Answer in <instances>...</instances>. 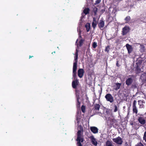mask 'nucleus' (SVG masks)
<instances>
[{"instance_id": "1", "label": "nucleus", "mask_w": 146, "mask_h": 146, "mask_svg": "<svg viewBox=\"0 0 146 146\" xmlns=\"http://www.w3.org/2000/svg\"><path fill=\"white\" fill-rule=\"evenodd\" d=\"M83 129L82 127H80V130L77 132V137L76 141L77 142L76 145L77 146H82L81 143L84 141V138L83 135Z\"/></svg>"}, {"instance_id": "2", "label": "nucleus", "mask_w": 146, "mask_h": 146, "mask_svg": "<svg viewBox=\"0 0 146 146\" xmlns=\"http://www.w3.org/2000/svg\"><path fill=\"white\" fill-rule=\"evenodd\" d=\"M141 64H135V67L133 69L135 71V72L136 74L140 73L143 71L142 70L141 68Z\"/></svg>"}, {"instance_id": "3", "label": "nucleus", "mask_w": 146, "mask_h": 146, "mask_svg": "<svg viewBox=\"0 0 146 146\" xmlns=\"http://www.w3.org/2000/svg\"><path fill=\"white\" fill-rule=\"evenodd\" d=\"M105 98L106 100L112 103L114 101V99L113 97L112 96L111 94H107L105 96Z\"/></svg>"}, {"instance_id": "4", "label": "nucleus", "mask_w": 146, "mask_h": 146, "mask_svg": "<svg viewBox=\"0 0 146 146\" xmlns=\"http://www.w3.org/2000/svg\"><path fill=\"white\" fill-rule=\"evenodd\" d=\"M130 30V29L129 27L125 26L122 29L121 32L122 35L123 36L126 35L129 32Z\"/></svg>"}, {"instance_id": "5", "label": "nucleus", "mask_w": 146, "mask_h": 146, "mask_svg": "<svg viewBox=\"0 0 146 146\" xmlns=\"http://www.w3.org/2000/svg\"><path fill=\"white\" fill-rule=\"evenodd\" d=\"M112 140L114 142L117 144L120 145H122L123 142L122 139L119 136L116 138H113Z\"/></svg>"}, {"instance_id": "6", "label": "nucleus", "mask_w": 146, "mask_h": 146, "mask_svg": "<svg viewBox=\"0 0 146 146\" xmlns=\"http://www.w3.org/2000/svg\"><path fill=\"white\" fill-rule=\"evenodd\" d=\"M137 102L136 100H134L133 104V113L135 114H137L138 113V109L136 106Z\"/></svg>"}, {"instance_id": "7", "label": "nucleus", "mask_w": 146, "mask_h": 146, "mask_svg": "<svg viewBox=\"0 0 146 146\" xmlns=\"http://www.w3.org/2000/svg\"><path fill=\"white\" fill-rule=\"evenodd\" d=\"M137 120L141 124L144 125L146 123V121L144 118L142 117H139L138 118Z\"/></svg>"}, {"instance_id": "8", "label": "nucleus", "mask_w": 146, "mask_h": 146, "mask_svg": "<svg viewBox=\"0 0 146 146\" xmlns=\"http://www.w3.org/2000/svg\"><path fill=\"white\" fill-rule=\"evenodd\" d=\"M116 120L113 118H109L107 121L108 125L111 126L116 121Z\"/></svg>"}, {"instance_id": "9", "label": "nucleus", "mask_w": 146, "mask_h": 146, "mask_svg": "<svg viewBox=\"0 0 146 146\" xmlns=\"http://www.w3.org/2000/svg\"><path fill=\"white\" fill-rule=\"evenodd\" d=\"M79 82L77 80H73L72 82V88H76L78 86H79L78 84Z\"/></svg>"}, {"instance_id": "10", "label": "nucleus", "mask_w": 146, "mask_h": 146, "mask_svg": "<svg viewBox=\"0 0 146 146\" xmlns=\"http://www.w3.org/2000/svg\"><path fill=\"white\" fill-rule=\"evenodd\" d=\"M133 82V79L131 77L129 78L125 81V84L127 86H130Z\"/></svg>"}, {"instance_id": "11", "label": "nucleus", "mask_w": 146, "mask_h": 146, "mask_svg": "<svg viewBox=\"0 0 146 146\" xmlns=\"http://www.w3.org/2000/svg\"><path fill=\"white\" fill-rule=\"evenodd\" d=\"M126 46L127 50L128 53L130 54L133 50V48L132 46L128 44H127L126 45Z\"/></svg>"}, {"instance_id": "12", "label": "nucleus", "mask_w": 146, "mask_h": 146, "mask_svg": "<svg viewBox=\"0 0 146 146\" xmlns=\"http://www.w3.org/2000/svg\"><path fill=\"white\" fill-rule=\"evenodd\" d=\"M76 93L78 96H79L80 92H82V88L81 86H78L76 88H75Z\"/></svg>"}, {"instance_id": "13", "label": "nucleus", "mask_w": 146, "mask_h": 146, "mask_svg": "<svg viewBox=\"0 0 146 146\" xmlns=\"http://www.w3.org/2000/svg\"><path fill=\"white\" fill-rule=\"evenodd\" d=\"M97 22L96 21V19L95 17H93V22L92 23V27L94 29H95L97 26Z\"/></svg>"}, {"instance_id": "14", "label": "nucleus", "mask_w": 146, "mask_h": 146, "mask_svg": "<svg viewBox=\"0 0 146 146\" xmlns=\"http://www.w3.org/2000/svg\"><path fill=\"white\" fill-rule=\"evenodd\" d=\"M90 138L92 144L95 146H96L97 145L98 143L94 137L93 136H92L90 137Z\"/></svg>"}, {"instance_id": "15", "label": "nucleus", "mask_w": 146, "mask_h": 146, "mask_svg": "<svg viewBox=\"0 0 146 146\" xmlns=\"http://www.w3.org/2000/svg\"><path fill=\"white\" fill-rule=\"evenodd\" d=\"M84 73V71L83 69H80L78 71V76L80 78L82 77Z\"/></svg>"}, {"instance_id": "16", "label": "nucleus", "mask_w": 146, "mask_h": 146, "mask_svg": "<svg viewBox=\"0 0 146 146\" xmlns=\"http://www.w3.org/2000/svg\"><path fill=\"white\" fill-rule=\"evenodd\" d=\"M90 129L94 133L96 134L98 132V129L95 127H90Z\"/></svg>"}, {"instance_id": "17", "label": "nucleus", "mask_w": 146, "mask_h": 146, "mask_svg": "<svg viewBox=\"0 0 146 146\" xmlns=\"http://www.w3.org/2000/svg\"><path fill=\"white\" fill-rule=\"evenodd\" d=\"M140 78L143 82H145L146 81V73H143L142 74Z\"/></svg>"}, {"instance_id": "18", "label": "nucleus", "mask_w": 146, "mask_h": 146, "mask_svg": "<svg viewBox=\"0 0 146 146\" xmlns=\"http://www.w3.org/2000/svg\"><path fill=\"white\" fill-rule=\"evenodd\" d=\"M78 51L77 49L76 50V52L75 53V56L74 57V62L73 64H77L78 58Z\"/></svg>"}, {"instance_id": "19", "label": "nucleus", "mask_w": 146, "mask_h": 146, "mask_svg": "<svg viewBox=\"0 0 146 146\" xmlns=\"http://www.w3.org/2000/svg\"><path fill=\"white\" fill-rule=\"evenodd\" d=\"M104 21L102 20H100L99 23L98 24V26L101 29V28L104 27Z\"/></svg>"}, {"instance_id": "20", "label": "nucleus", "mask_w": 146, "mask_h": 146, "mask_svg": "<svg viewBox=\"0 0 146 146\" xmlns=\"http://www.w3.org/2000/svg\"><path fill=\"white\" fill-rule=\"evenodd\" d=\"M140 45V51L141 52H143L145 50V46L143 44H140V43L138 44Z\"/></svg>"}, {"instance_id": "21", "label": "nucleus", "mask_w": 146, "mask_h": 146, "mask_svg": "<svg viewBox=\"0 0 146 146\" xmlns=\"http://www.w3.org/2000/svg\"><path fill=\"white\" fill-rule=\"evenodd\" d=\"M92 8L93 10L92 11V13H94V16H96L97 15V13L98 11V9L94 6Z\"/></svg>"}, {"instance_id": "22", "label": "nucleus", "mask_w": 146, "mask_h": 146, "mask_svg": "<svg viewBox=\"0 0 146 146\" xmlns=\"http://www.w3.org/2000/svg\"><path fill=\"white\" fill-rule=\"evenodd\" d=\"M80 98L79 96H77V103L76 106L78 108H79L80 107V102L79 101Z\"/></svg>"}, {"instance_id": "23", "label": "nucleus", "mask_w": 146, "mask_h": 146, "mask_svg": "<svg viewBox=\"0 0 146 146\" xmlns=\"http://www.w3.org/2000/svg\"><path fill=\"white\" fill-rule=\"evenodd\" d=\"M105 146H113V145L111 141L107 140L106 142Z\"/></svg>"}, {"instance_id": "24", "label": "nucleus", "mask_w": 146, "mask_h": 146, "mask_svg": "<svg viewBox=\"0 0 146 146\" xmlns=\"http://www.w3.org/2000/svg\"><path fill=\"white\" fill-rule=\"evenodd\" d=\"M100 108V105L99 104H96L94 107V110L98 111H99Z\"/></svg>"}, {"instance_id": "25", "label": "nucleus", "mask_w": 146, "mask_h": 146, "mask_svg": "<svg viewBox=\"0 0 146 146\" xmlns=\"http://www.w3.org/2000/svg\"><path fill=\"white\" fill-rule=\"evenodd\" d=\"M115 84L116 86H115V88H114V89L117 90L119 89L120 87L121 86V83H116Z\"/></svg>"}, {"instance_id": "26", "label": "nucleus", "mask_w": 146, "mask_h": 146, "mask_svg": "<svg viewBox=\"0 0 146 146\" xmlns=\"http://www.w3.org/2000/svg\"><path fill=\"white\" fill-rule=\"evenodd\" d=\"M90 9L88 8H85L83 11V12L85 15H86L89 13Z\"/></svg>"}, {"instance_id": "27", "label": "nucleus", "mask_w": 146, "mask_h": 146, "mask_svg": "<svg viewBox=\"0 0 146 146\" xmlns=\"http://www.w3.org/2000/svg\"><path fill=\"white\" fill-rule=\"evenodd\" d=\"M143 60L141 58H139L136 61V64H141L142 63Z\"/></svg>"}, {"instance_id": "28", "label": "nucleus", "mask_w": 146, "mask_h": 146, "mask_svg": "<svg viewBox=\"0 0 146 146\" xmlns=\"http://www.w3.org/2000/svg\"><path fill=\"white\" fill-rule=\"evenodd\" d=\"M141 101V100H138V102L139 103L138 104L139 105V108H144V104H142L140 102Z\"/></svg>"}, {"instance_id": "29", "label": "nucleus", "mask_w": 146, "mask_h": 146, "mask_svg": "<svg viewBox=\"0 0 146 146\" xmlns=\"http://www.w3.org/2000/svg\"><path fill=\"white\" fill-rule=\"evenodd\" d=\"M85 27L86 29L87 32H88L89 31L90 28V25L89 23H87L85 25Z\"/></svg>"}, {"instance_id": "30", "label": "nucleus", "mask_w": 146, "mask_h": 146, "mask_svg": "<svg viewBox=\"0 0 146 146\" xmlns=\"http://www.w3.org/2000/svg\"><path fill=\"white\" fill-rule=\"evenodd\" d=\"M130 19V17L129 16H128L126 17L125 18V20L126 21V23H128Z\"/></svg>"}, {"instance_id": "31", "label": "nucleus", "mask_w": 146, "mask_h": 146, "mask_svg": "<svg viewBox=\"0 0 146 146\" xmlns=\"http://www.w3.org/2000/svg\"><path fill=\"white\" fill-rule=\"evenodd\" d=\"M118 105V107H119V105H118V104H117V105H116L115 104L114 105V109L113 110L114 112H116L118 110V108H117V106Z\"/></svg>"}, {"instance_id": "32", "label": "nucleus", "mask_w": 146, "mask_h": 146, "mask_svg": "<svg viewBox=\"0 0 146 146\" xmlns=\"http://www.w3.org/2000/svg\"><path fill=\"white\" fill-rule=\"evenodd\" d=\"M73 72H76V70L77 69V64H73Z\"/></svg>"}, {"instance_id": "33", "label": "nucleus", "mask_w": 146, "mask_h": 146, "mask_svg": "<svg viewBox=\"0 0 146 146\" xmlns=\"http://www.w3.org/2000/svg\"><path fill=\"white\" fill-rule=\"evenodd\" d=\"M84 41V40L83 39H81L79 41V46L80 47L82 45Z\"/></svg>"}, {"instance_id": "34", "label": "nucleus", "mask_w": 146, "mask_h": 146, "mask_svg": "<svg viewBox=\"0 0 146 146\" xmlns=\"http://www.w3.org/2000/svg\"><path fill=\"white\" fill-rule=\"evenodd\" d=\"M110 46H108L106 47L105 51L107 52L108 53L109 52L110 50Z\"/></svg>"}, {"instance_id": "35", "label": "nucleus", "mask_w": 146, "mask_h": 146, "mask_svg": "<svg viewBox=\"0 0 146 146\" xmlns=\"http://www.w3.org/2000/svg\"><path fill=\"white\" fill-rule=\"evenodd\" d=\"M85 106L84 105H82L81 107V110L82 112L84 113L85 111Z\"/></svg>"}, {"instance_id": "36", "label": "nucleus", "mask_w": 146, "mask_h": 146, "mask_svg": "<svg viewBox=\"0 0 146 146\" xmlns=\"http://www.w3.org/2000/svg\"><path fill=\"white\" fill-rule=\"evenodd\" d=\"M97 46V42H94L92 44L93 47L94 48H95Z\"/></svg>"}, {"instance_id": "37", "label": "nucleus", "mask_w": 146, "mask_h": 146, "mask_svg": "<svg viewBox=\"0 0 146 146\" xmlns=\"http://www.w3.org/2000/svg\"><path fill=\"white\" fill-rule=\"evenodd\" d=\"M135 146H144L143 144L141 142L137 143Z\"/></svg>"}, {"instance_id": "38", "label": "nucleus", "mask_w": 146, "mask_h": 146, "mask_svg": "<svg viewBox=\"0 0 146 146\" xmlns=\"http://www.w3.org/2000/svg\"><path fill=\"white\" fill-rule=\"evenodd\" d=\"M101 1V0H96V1L95 3H94V5H96L97 4H98L100 3Z\"/></svg>"}, {"instance_id": "39", "label": "nucleus", "mask_w": 146, "mask_h": 146, "mask_svg": "<svg viewBox=\"0 0 146 146\" xmlns=\"http://www.w3.org/2000/svg\"><path fill=\"white\" fill-rule=\"evenodd\" d=\"M143 139L146 141V131L144 132L143 137Z\"/></svg>"}, {"instance_id": "40", "label": "nucleus", "mask_w": 146, "mask_h": 146, "mask_svg": "<svg viewBox=\"0 0 146 146\" xmlns=\"http://www.w3.org/2000/svg\"><path fill=\"white\" fill-rule=\"evenodd\" d=\"M106 10V8H104V9H102L100 11L101 14L103 13Z\"/></svg>"}, {"instance_id": "41", "label": "nucleus", "mask_w": 146, "mask_h": 146, "mask_svg": "<svg viewBox=\"0 0 146 146\" xmlns=\"http://www.w3.org/2000/svg\"><path fill=\"white\" fill-rule=\"evenodd\" d=\"M76 72H73V76L74 78L76 77Z\"/></svg>"}, {"instance_id": "42", "label": "nucleus", "mask_w": 146, "mask_h": 146, "mask_svg": "<svg viewBox=\"0 0 146 146\" xmlns=\"http://www.w3.org/2000/svg\"><path fill=\"white\" fill-rule=\"evenodd\" d=\"M76 120L77 121V123H78L79 122V120L78 117H77L76 118Z\"/></svg>"}, {"instance_id": "43", "label": "nucleus", "mask_w": 146, "mask_h": 146, "mask_svg": "<svg viewBox=\"0 0 146 146\" xmlns=\"http://www.w3.org/2000/svg\"><path fill=\"white\" fill-rule=\"evenodd\" d=\"M125 146H129L128 144V143L127 142H126L125 144Z\"/></svg>"}, {"instance_id": "44", "label": "nucleus", "mask_w": 146, "mask_h": 146, "mask_svg": "<svg viewBox=\"0 0 146 146\" xmlns=\"http://www.w3.org/2000/svg\"><path fill=\"white\" fill-rule=\"evenodd\" d=\"M140 102L141 103L143 104V103H145V102L143 100H141V101Z\"/></svg>"}, {"instance_id": "45", "label": "nucleus", "mask_w": 146, "mask_h": 146, "mask_svg": "<svg viewBox=\"0 0 146 146\" xmlns=\"http://www.w3.org/2000/svg\"><path fill=\"white\" fill-rule=\"evenodd\" d=\"M32 57H33V56H29V58L30 59L31 58H32Z\"/></svg>"}, {"instance_id": "46", "label": "nucleus", "mask_w": 146, "mask_h": 146, "mask_svg": "<svg viewBox=\"0 0 146 146\" xmlns=\"http://www.w3.org/2000/svg\"><path fill=\"white\" fill-rule=\"evenodd\" d=\"M78 40L77 39L76 41V43H77L78 42Z\"/></svg>"}, {"instance_id": "47", "label": "nucleus", "mask_w": 146, "mask_h": 146, "mask_svg": "<svg viewBox=\"0 0 146 146\" xmlns=\"http://www.w3.org/2000/svg\"><path fill=\"white\" fill-rule=\"evenodd\" d=\"M117 66H119V64H116Z\"/></svg>"}, {"instance_id": "48", "label": "nucleus", "mask_w": 146, "mask_h": 146, "mask_svg": "<svg viewBox=\"0 0 146 146\" xmlns=\"http://www.w3.org/2000/svg\"><path fill=\"white\" fill-rule=\"evenodd\" d=\"M117 64H118V62H117L116 63Z\"/></svg>"}, {"instance_id": "49", "label": "nucleus", "mask_w": 146, "mask_h": 146, "mask_svg": "<svg viewBox=\"0 0 146 146\" xmlns=\"http://www.w3.org/2000/svg\"><path fill=\"white\" fill-rule=\"evenodd\" d=\"M54 53H55V52H54Z\"/></svg>"}, {"instance_id": "50", "label": "nucleus", "mask_w": 146, "mask_h": 146, "mask_svg": "<svg viewBox=\"0 0 146 146\" xmlns=\"http://www.w3.org/2000/svg\"><path fill=\"white\" fill-rule=\"evenodd\" d=\"M54 53H55V52H54Z\"/></svg>"}]
</instances>
